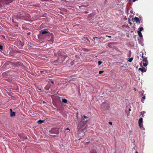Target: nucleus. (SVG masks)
<instances>
[{
	"label": "nucleus",
	"mask_w": 153,
	"mask_h": 153,
	"mask_svg": "<svg viewBox=\"0 0 153 153\" xmlns=\"http://www.w3.org/2000/svg\"><path fill=\"white\" fill-rule=\"evenodd\" d=\"M142 58H143H143H144V57H143V54L142 53Z\"/></svg>",
	"instance_id": "c9c22d12"
},
{
	"label": "nucleus",
	"mask_w": 153,
	"mask_h": 153,
	"mask_svg": "<svg viewBox=\"0 0 153 153\" xmlns=\"http://www.w3.org/2000/svg\"><path fill=\"white\" fill-rule=\"evenodd\" d=\"M50 81H51V83H52V84H53L54 82L53 81H52L51 80Z\"/></svg>",
	"instance_id": "473e14b6"
},
{
	"label": "nucleus",
	"mask_w": 153,
	"mask_h": 153,
	"mask_svg": "<svg viewBox=\"0 0 153 153\" xmlns=\"http://www.w3.org/2000/svg\"><path fill=\"white\" fill-rule=\"evenodd\" d=\"M103 72H104V71H100L99 72V74H102V73H103Z\"/></svg>",
	"instance_id": "b1692460"
},
{
	"label": "nucleus",
	"mask_w": 153,
	"mask_h": 153,
	"mask_svg": "<svg viewBox=\"0 0 153 153\" xmlns=\"http://www.w3.org/2000/svg\"><path fill=\"white\" fill-rule=\"evenodd\" d=\"M87 40H88V41L89 42V43H90V42L89 40L88 39H87Z\"/></svg>",
	"instance_id": "e433bc0d"
},
{
	"label": "nucleus",
	"mask_w": 153,
	"mask_h": 153,
	"mask_svg": "<svg viewBox=\"0 0 153 153\" xmlns=\"http://www.w3.org/2000/svg\"><path fill=\"white\" fill-rule=\"evenodd\" d=\"M12 22H13L15 23H16V22H14V19H12Z\"/></svg>",
	"instance_id": "72a5a7b5"
},
{
	"label": "nucleus",
	"mask_w": 153,
	"mask_h": 153,
	"mask_svg": "<svg viewBox=\"0 0 153 153\" xmlns=\"http://www.w3.org/2000/svg\"><path fill=\"white\" fill-rule=\"evenodd\" d=\"M66 130H70L69 129V128H67L66 129Z\"/></svg>",
	"instance_id": "4c0bfd02"
},
{
	"label": "nucleus",
	"mask_w": 153,
	"mask_h": 153,
	"mask_svg": "<svg viewBox=\"0 0 153 153\" xmlns=\"http://www.w3.org/2000/svg\"><path fill=\"white\" fill-rule=\"evenodd\" d=\"M102 38V37H99V38H98V39H101V38Z\"/></svg>",
	"instance_id": "a19ab883"
},
{
	"label": "nucleus",
	"mask_w": 153,
	"mask_h": 153,
	"mask_svg": "<svg viewBox=\"0 0 153 153\" xmlns=\"http://www.w3.org/2000/svg\"><path fill=\"white\" fill-rule=\"evenodd\" d=\"M17 1V0H10V3L13 2V1H14V3L15 2H16Z\"/></svg>",
	"instance_id": "5701e85b"
},
{
	"label": "nucleus",
	"mask_w": 153,
	"mask_h": 153,
	"mask_svg": "<svg viewBox=\"0 0 153 153\" xmlns=\"http://www.w3.org/2000/svg\"><path fill=\"white\" fill-rule=\"evenodd\" d=\"M129 1H131V0H129Z\"/></svg>",
	"instance_id": "8fccbe9b"
},
{
	"label": "nucleus",
	"mask_w": 153,
	"mask_h": 153,
	"mask_svg": "<svg viewBox=\"0 0 153 153\" xmlns=\"http://www.w3.org/2000/svg\"><path fill=\"white\" fill-rule=\"evenodd\" d=\"M97 38H98V37H93L94 40H95V39H97Z\"/></svg>",
	"instance_id": "2f4dec72"
},
{
	"label": "nucleus",
	"mask_w": 153,
	"mask_h": 153,
	"mask_svg": "<svg viewBox=\"0 0 153 153\" xmlns=\"http://www.w3.org/2000/svg\"><path fill=\"white\" fill-rule=\"evenodd\" d=\"M40 34L41 35H43L45 37L47 36L51 37V39L49 40H48V41H51L53 43V42L54 36L53 34L50 33L46 29H44L40 31Z\"/></svg>",
	"instance_id": "f257e3e1"
},
{
	"label": "nucleus",
	"mask_w": 153,
	"mask_h": 153,
	"mask_svg": "<svg viewBox=\"0 0 153 153\" xmlns=\"http://www.w3.org/2000/svg\"><path fill=\"white\" fill-rule=\"evenodd\" d=\"M135 153H138V152H137V151H136Z\"/></svg>",
	"instance_id": "37998d69"
},
{
	"label": "nucleus",
	"mask_w": 153,
	"mask_h": 153,
	"mask_svg": "<svg viewBox=\"0 0 153 153\" xmlns=\"http://www.w3.org/2000/svg\"><path fill=\"white\" fill-rule=\"evenodd\" d=\"M131 109H129V111H131Z\"/></svg>",
	"instance_id": "09e8293b"
},
{
	"label": "nucleus",
	"mask_w": 153,
	"mask_h": 153,
	"mask_svg": "<svg viewBox=\"0 0 153 153\" xmlns=\"http://www.w3.org/2000/svg\"><path fill=\"white\" fill-rule=\"evenodd\" d=\"M138 29L139 30L137 31L141 32L143 30V28L142 27H139Z\"/></svg>",
	"instance_id": "412c9836"
},
{
	"label": "nucleus",
	"mask_w": 153,
	"mask_h": 153,
	"mask_svg": "<svg viewBox=\"0 0 153 153\" xmlns=\"http://www.w3.org/2000/svg\"><path fill=\"white\" fill-rule=\"evenodd\" d=\"M10 65H11L12 66V67L14 68L16 67L18 63H13L11 62H10Z\"/></svg>",
	"instance_id": "9d476101"
},
{
	"label": "nucleus",
	"mask_w": 153,
	"mask_h": 153,
	"mask_svg": "<svg viewBox=\"0 0 153 153\" xmlns=\"http://www.w3.org/2000/svg\"><path fill=\"white\" fill-rule=\"evenodd\" d=\"M109 45H110V43H109V44H108V47H110Z\"/></svg>",
	"instance_id": "c03bdc74"
},
{
	"label": "nucleus",
	"mask_w": 153,
	"mask_h": 153,
	"mask_svg": "<svg viewBox=\"0 0 153 153\" xmlns=\"http://www.w3.org/2000/svg\"><path fill=\"white\" fill-rule=\"evenodd\" d=\"M11 89L17 90L18 89V87L16 84L10 82V91H11V93L10 92V96H11V95H14L15 96H16V93H12L11 92Z\"/></svg>",
	"instance_id": "f03ea898"
},
{
	"label": "nucleus",
	"mask_w": 153,
	"mask_h": 153,
	"mask_svg": "<svg viewBox=\"0 0 153 153\" xmlns=\"http://www.w3.org/2000/svg\"><path fill=\"white\" fill-rule=\"evenodd\" d=\"M134 21L137 23H140V21L139 18L137 17H135L134 18Z\"/></svg>",
	"instance_id": "f8f14e48"
},
{
	"label": "nucleus",
	"mask_w": 153,
	"mask_h": 153,
	"mask_svg": "<svg viewBox=\"0 0 153 153\" xmlns=\"http://www.w3.org/2000/svg\"><path fill=\"white\" fill-rule=\"evenodd\" d=\"M109 124L111 125H112V123L111 122H109L108 123Z\"/></svg>",
	"instance_id": "7c9ffc66"
},
{
	"label": "nucleus",
	"mask_w": 153,
	"mask_h": 153,
	"mask_svg": "<svg viewBox=\"0 0 153 153\" xmlns=\"http://www.w3.org/2000/svg\"><path fill=\"white\" fill-rule=\"evenodd\" d=\"M134 90L135 91H136V89L135 88H134Z\"/></svg>",
	"instance_id": "ea45409f"
},
{
	"label": "nucleus",
	"mask_w": 153,
	"mask_h": 153,
	"mask_svg": "<svg viewBox=\"0 0 153 153\" xmlns=\"http://www.w3.org/2000/svg\"><path fill=\"white\" fill-rule=\"evenodd\" d=\"M137 0H133L132 1H131H131H129V0H128V1L130 2H135L136 1H137Z\"/></svg>",
	"instance_id": "cd10ccee"
},
{
	"label": "nucleus",
	"mask_w": 153,
	"mask_h": 153,
	"mask_svg": "<svg viewBox=\"0 0 153 153\" xmlns=\"http://www.w3.org/2000/svg\"><path fill=\"white\" fill-rule=\"evenodd\" d=\"M16 112L12 111V109H10V117H15L16 116Z\"/></svg>",
	"instance_id": "9b49d317"
},
{
	"label": "nucleus",
	"mask_w": 153,
	"mask_h": 153,
	"mask_svg": "<svg viewBox=\"0 0 153 153\" xmlns=\"http://www.w3.org/2000/svg\"><path fill=\"white\" fill-rule=\"evenodd\" d=\"M129 114V113H128V114H127V116H128V115H129L128 114Z\"/></svg>",
	"instance_id": "79ce46f5"
},
{
	"label": "nucleus",
	"mask_w": 153,
	"mask_h": 153,
	"mask_svg": "<svg viewBox=\"0 0 153 153\" xmlns=\"http://www.w3.org/2000/svg\"><path fill=\"white\" fill-rule=\"evenodd\" d=\"M83 117L85 118H86V119H87V118H88V117L84 115H83Z\"/></svg>",
	"instance_id": "c85d7f7f"
},
{
	"label": "nucleus",
	"mask_w": 153,
	"mask_h": 153,
	"mask_svg": "<svg viewBox=\"0 0 153 153\" xmlns=\"http://www.w3.org/2000/svg\"><path fill=\"white\" fill-rule=\"evenodd\" d=\"M138 70L141 71L142 73L146 72V69L144 68H139Z\"/></svg>",
	"instance_id": "ddd939ff"
},
{
	"label": "nucleus",
	"mask_w": 153,
	"mask_h": 153,
	"mask_svg": "<svg viewBox=\"0 0 153 153\" xmlns=\"http://www.w3.org/2000/svg\"><path fill=\"white\" fill-rule=\"evenodd\" d=\"M62 102L65 103H66L67 102V100L65 99H63L62 98Z\"/></svg>",
	"instance_id": "f3484780"
},
{
	"label": "nucleus",
	"mask_w": 153,
	"mask_h": 153,
	"mask_svg": "<svg viewBox=\"0 0 153 153\" xmlns=\"http://www.w3.org/2000/svg\"><path fill=\"white\" fill-rule=\"evenodd\" d=\"M133 59V58L132 57L131 58H128V60L130 62H131Z\"/></svg>",
	"instance_id": "aec40b11"
},
{
	"label": "nucleus",
	"mask_w": 153,
	"mask_h": 153,
	"mask_svg": "<svg viewBox=\"0 0 153 153\" xmlns=\"http://www.w3.org/2000/svg\"><path fill=\"white\" fill-rule=\"evenodd\" d=\"M137 33H138V35L141 38L143 36L141 32L137 31Z\"/></svg>",
	"instance_id": "a211bd4d"
},
{
	"label": "nucleus",
	"mask_w": 153,
	"mask_h": 153,
	"mask_svg": "<svg viewBox=\"0 0 153 153\" xmlns=\"http://www.w3.org/2000/svg\"><path fill=\"white\" fill-rule=\"evenodd\" d=\"M143 64L144 66H146L148 64V62L147 60V58L145 57L143 59Z\"/></svg>",
	"instance_id": "0eeeda50"
},
{
	"label": "nucleus",
	"mask_w": 153,
	"mask_h": 153,
	"mask_svg": "<svg viewBox=\"0 0 153 153\" xmlns=\"http://www.w3.org/2000/svg\"><path fill=\"white\" fill-rule=\"evenodd\" d=\"M145 113V112L144 111H143V112H141V113H143V114H144Z\"/></svg>",
	"instance_id": "f704fd0d"
},
{
	"label": "nucleus",
	"mask_w": 153,
	"mask_h": 153,
	"mask_svg": "<svg viewBox=\"0 0 153 153\" xmlns=\"http://www.w3.org/2000/svg\"><path fill=\"white\" fill-rule=\"evenodd\" d=\"M143 118L141 117L140 118L139 120V125L140 128H141L142 127H143V126L142 124L143 122Z\"/></svg>",
	"instance_id": "1a4fd4ad"
},
{
	"label": "nucleus",
	"mask_w": 153,
	"mask_h": 153,
	"mask_svg": "<svg viewBox=\"0 0 153 153\" xmlns=\"http://www.w3.org/2000/svg\"><path fill=\"white\" fill-rule=\"evenodd\" d=\"M2 46L0 45V51H1L2 50Z\"/></svg>",
	"instance_id": "a878e982"
},
{
	"label": "nucleus",
	"mask_w": 153,
	"mask_h": 153,
	"mask_svg": "<svg viewBox=\"0 0 153 153\" xmlns=\"http://www.w3.org/2000/svg\"><path fill=\"white\" fill-rule=\"evenodd\" d=\"M59 129L58 128H53L51 130V132L53 134H59Z\"/></svg>",
	"instance_id": "423d86ee"
},
{
	"label": "nucleus",
	"mask_w": 153,
	"mask_h": 153,
	"mask_svg": "<svg viewBox=\"0 0 153 153\" xmlns=\"http://www.w3.org/2000/svg\"><path fill=\"white\" fill-rule=\"evenodd\" d=\"M142 96H144V95H143V94H142Z\"/></svg>",
	"instance_id": "de8ad7c7"
},
{
	"label": "nucleus",
	"mask_w": 153,
	"mask_h": 153,
	"mask_svg": "<svg viewBox=\"0 0 153 153\" xmlns=\"http://www.w3.org/2000/svg\"><path fill=\"white\" fill-rule=\"evenodd\" d=\"M82 49L83 51L87 52L89 51H90V50L85 48H82Z\"/></svg>",
	"instance_id": "dca6fc26"
},
{
	"label": "nucleus",
	"mask_w": 153,
	"mask_h": 153,
	"mask_svg": "<svg viewBox=\"0 0 153 153\" xmlns=\"http://www.w3.org/2000/svg\"><path fill=\"white\" fill-rule=\"evenodd\" d=\"M63 52L61 51H58L57 52V54L58 55V56H63V57H64L63 59L62 60L61 62H63L64 61L65 58L64 56H63L62 54H63Z\"/></svg>",
	"instance_id": "6e6552de"
},
{
	"label": "nucleus",
	"mask_w": 153,
	"mask_h": 153,
	"mask_svg": "<svg viewBox=\"0 0 153 153\" xmlns=\"http://www.w3.org/2000/svg\"><path fill=\"white\" fill-rule=\"evenodd\" d=\"M127 111H126V112H127Z\"/></svg>",
	"instance_id": "3c124183"
},
{
	"label": "nucleus",
	"mask_w": 153,
	"mask_h": 153,
	"mask_svg": "<svg viewBox=\"0 0 153 153\" xmlns=\"http://www.w3.org/2000/svg\"><path fill=\"white\" fill-rule=\"evenodd\" d=\"M59 57H58V59H59Z\"/></svg>",
	"instance_id": "603ef678"
},
{
	"label": "nucleus",
	"mask_w": 153,
	"mask_h": 153,
	"mask_svg": "<svg viewBox=\"0 0 153 153\" xmlns=\"http://www.w3.org/2000/svg\"><path fill=\"white\" fill-rule=\"evenodd\" d=\"M102 107L104 110H108L110 108L109 104L106 102H105L102 104Z\"/></svg>",
	"instance_id": "7ed1b4c3"
},
{
	"label": "nucleus",
	"mask_w": 153,
	"mask_h": 153,
	"mask_svg": "<svg viewBox=\"0 0 153 153\" xmlns=\"http://www.w3.org/2000/svg\"><path fill=\"white\" fill-rule=\"evenodd\" d=\"M88 13V12H86V11H85V13Z\"/></svg>",
	"instance_id": "a18cd8bd"
},
{
	"label": "nucleus",
	"mask_w": 153,
	"mask_h": 153,
	"mask_svg": "<svg viewBox=\"0 0 153 153\" xmlns=\"http://www.w3.org/2000/svg\"><path fill=\"white\" fill-rule=\"evenodd\" d=\"M25 14H24L23 13H19L17 15H14L13 18V19L16 18V16H17V18L19 19H22L24 18V17L25 16Z\"/></svg>",
	"instance_id": "20e7f679"
},
{
	"label": "nucleus",
	"mask_w": 153,
	"mask_h": 153,
	"mask_svg": "<svg viewBox=\"0 0 153 153\" xmlns=\"http://www.w3.org/2000/svg\"><path fill=\"white\" fill-rule=\"evenodd\" d=\"M82 120H84V119H83H83H82Z\"/></svg>",
	"instance_id": "864d4df0"
},
{
	"label": "nucleus",
	"mask_w": 153,
	"mask_h": 153,
	"mask_svg": "<svg viewBox=\"0 0 153 153\" xmlns=\"http://www.w3.org/2000/svg\"><path fill=\"white\" fill-rule=\"evenodd\" d=\"M44 121V120H39L38 121L37 123L39 124H41L42 123H43Z\"/></svg>",
	"instance_id": "6ab92c4d"
},
{
	"label": "nucleus",
	"mask_w": 153,
	"mask_h": 153,
	"mask_svg": "<svg viewBox=\"0 0 153 153\" xmlns=\"http://www.w3.org/2000/svg\"><path fill=\"white\" fill-rule=\"evenodd\" d=\"M146 96H143L142 99L141 101L143 102H144V100L145 99Z\"/></svg>",
	"instance_id": "4be33fe9"
},
{
	"label": "nucleus",
	"mask_w": 153,
	"mask_h": 153,
	"mask_svg": "<svg viewBox=\"0 0 153 153\" xmlns=\"http://www.w3.org/2000/svg\"><path fill=\"white\" fill-rule=\"evenodd\" d=\"M50 84H49L47 85L45 87V90H49V88H50Z\"/></svg>",
	"instance_id": "4468645a"
},
{
	"label": "nucleus",
	"mask_w": 153,
	"mask_h": 153,
	"mask_svg": "<svg viewBox=\"0 0 153 153\" xmlns=\"http://www.w3.org/2000/svg\"><path fill=\"white\" fill-rule=\"evenodd\" d=\"M5 39V37L3 35L0 36V41L1 40H4Z\"/></svg>",
	"instance_id": "2eb2a0df"
},
{
	"label": "nucleus",
	"mask_w": 153,
	"mask_h": 153,
	"mask_svg": "<svg viewBox=\"0 0 153 153\" xmlns=\"http://www.w3.org/2000/svg\"><path fill=\"white\" fill-rule=\"evenodd\" d=\"M76 26H78V25H75L73 26V27L75 28H76Z\"/></svg>",
	"instance_id": "bb28decb"
},
{
	"label": "nucleus",
	"mask_w": 153,
	"mask_h": 153,
	"mask_svg": "<svg viewBox=\"0 0 153 153\" xmlns=\"http://www.w3.org/2000/svg\"><path fill=\"white\" fill-rule=\"evenodd\" d=\"M105 36L106 37H108L109 38H111V36H108L107 35H106Z\"/></svg>",
	"instance_id": "c756f323"
},
{
	"label": "nucleus",
	"mask_w": 153,
	"mask_h": 153,
	"mask_svg": "<svg viewBox=\"0 0 153 153\" xmlns=\"http://www.w3.org/2000/svg\"><path fill=\"white\" fill-rule=\"evenodd\" d=\"M144 114H143L142 115V117H144Z\"/></svg>",
	"instance_id": "58836bf2"
},
{
	"label": "nucleus",
	"mask_w": 153,
	"mask_h": 153,
	"mask_svg": "<svg viewBox=\"0 0 153 153\" xmlns=\"http://www.w3.org/2000/svg\"><path fill=\"white\" fill-rule=\"evenodd\" d=\"M87 121V120H85V122H86V121Z\"/></svg>",
	"instance_id": "49530a36"
},
{
	"label": "nucleus",
	"mask_w": 153,
	"mask_h": 153,
	"mask_svg": "<svg viewBox=\"0 0 153 153\" xmlns=\"http://www.w3.org/2000/svg\"><path fill=\"white\" fill-rule=\"evenodd\" d=\"M15 45H16L18 48H22V47L24 45V44L21 41H18L15 43Z\"/></svg>",
	"instance_id": "39448f33"
},
{
	"label": "nucleus",
	"mask_w": 153,
	"mask_h": 153,
	"mask_svg": "<svg viewBox=\"0 0 153 153\" xmlns=\"http://www.w3.org/2000/svg\"><path fill=\"white\" fill-rule=\"evenodd\" d=\"M102 63V62L101 61H99L98 62V63L99 65H100Z\"/></svg>",
	"instance_id": "393cba45"
}]
</instances>
